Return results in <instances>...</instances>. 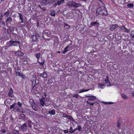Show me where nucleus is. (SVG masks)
<instances>
[{
    "instance_id": "nucleus-1",
    "label": "nucleus",
    "mask_w": 134,
    "mask_h": 134,
    "mask_svg": "<svg viewBox=\"0 0 134 134\" xmlns=\"http://www.w3.org/2000/svg\"><path fill=\"white\" fill-rule=\"evenodd\" d=\"M97 11L99 12V14L103 16H106L108 14L107 9L104 6H101L98 8Z\"/></svg>"
},
{
    "instance_id": "nucleus-2",
    "label": "nucleus",
    "mask_w": 134,
    "mask_h": 134,
    "mask_svg": "<svg viewBox=\"0 0 134 134\" xmlns=\"http://www.w3.org/2000/svg\"><path fill=\"white\" fill-rule=\"evenodd\" d=\"M67 5L68 6L71 7L77 8L81 6V4L79 3H77L73 1L68 2Z\"/></svg>"
},
{
    "instance_id": "nucleus-3",
    "label": "nucleus",
    "mask_w": 134,
    "mask_h": 134,
    "mask_svg": "<svg viewBox=\"0 0 134 134\" xmlns=\"http://www.w3.org/2000/svg\"><path fill=\"white\" fill-rule=\"evenodd\" d=\"M119 27V26L118 24H114L111 25L110 26V29L111 31H113L116 28Z\"/></svg>"
},
{
    "instance_id": "nucleus-4",
    "label": "nucleus",
    "mask_w": 134,
    "mask_h": 134,
    "mask_svg": "<svg viewBox=\"0 0 134 134\" xmlns=\"http://www.w3.org/2000/svg\"><path fill=\"white\" fill-rule=\"evenodd\" d=\"M119 27L120 29L121 30L124 31L125 32H130L129 30L127 29L125 26H119Z\"/></svg>"
},
{
    "instance_id": "nucleus-5",
    "label": "nucleus",
    "mask_w": 134,
    "mask_h": 134,
    "mask_svg": "<svg viewBox=\"0 0 134 134\" xmlns=\"http://www.w3.org/2000/svg\"><path fill=\"white\" fill-rule=\"evenodd\" d=\"M36 75H33L32 76L31 81L32 82V85L33 86V84H35L36 83Z\"/></svg>"
},
{
    "instance_id": "nucleus-6",
    "label": "nucleus",
    "mask_w": 134,
    "mask_h": 134,
    "mask_svg": "<svg viewBox=\"0 0 134 134\" xmlns=\"http://www.w3.org/2000/svg\"><path fill=\"white\" fill-rule=\"evenodd\" d=\"M13 93V89L12 88H11L8 93V96L11 97H13L14 96Z\"/></svg>"
},
{
    "instance_id": "nucleus-7",
    "label": "nucleus",
    "mask_w": 134,
    "mask_h": 134,
    "mask_svg": "<svg viewBox=\"0 0 134 134\" xmlns=\"http://www.w3.org/2000/svg\"><path fill=\"white\" fill-rule=\"evenodd\" d=\"M21 129L23 131H25L27 129V126L26 123H25L21 126Z\"/></svg>"
},
{
    "instance_id": "nucleus-8",
    "label": "nucleus",
    "mask_w": 134,
    "mask_h": 134,
    "mask_svg": "<svg viewBox=\"0 0 134 134\" xmlns=\"http://www.w3.org/2000/svg\"><path fill=\"white\" fill-rule=\"evenodd\" d=\"M12 21V18L11 17L9 16L7 18L6 20L5 23L6 24H10L11 23V22Z\"/></svg>"
},
{
    "instance_id": "nucleus-9",
    "label": "nucleus",
    "mask_w": 134,
    "mask_h": 134,
    "mask_svg": "<svg viewBox=\"0 0 134 134\" xmlns=\"http://www.w3.org/2000/svg\"><path fill=\"white\" fill-rule=\"evenodd\" d=\"M19 43V42H17V41H12V40H10L9 42H7V43H10V44L9 46V47L14 46V43Z\"/></svg>"
},
{
    "instance_id": "nucleus-10",
    "label": "nucleus",
    "mask_w": 134,
    "mask_h": 134,
    "mask_svg": "<svg viewBox=\"0 0 134 134\" xmlns=\"http://www.w3.org/2000/svg\"><path fill=\"white\" fill-rule=\"evenodd\" d=\"M96 99V97L94 96H88L87 100L89 101H93Z\"/></svg>"
},
{
    "instance_id": "nucleus-11",
    "label": "nucleus",
    "mask_w": 134,
    "mask_h": 134,
    "mask_svg": "<svg viewBox=\"0 0 134 134\" xmlns=\"http://www.w3.org/2000/svg\"><path fill=\"white\" fill-rule=\"evenodd\" d=\"M15 71L16 72V74L17 76H19L21 74L20 72V69H19L18 68H15Z\"/></svg>"
},
{
    "instance_id": "nucleus-12",
    "label": "nucleus",
    "mask_w": 134,
    "mask_h": 134,
    "mask_svg": "<svg viewBox=\"0 0 134 134\" xmlns=\"http://www.w3.org/2000/svg\"><path fill=\"white\" fill-rule=\"evenodd\" d=\"M44 98L42 97L40 100V103L42 107H44L45 104L44 103Z\"/></svg>"
},
{
    "instance_id": "nucleus-13",
    "label": "nucleus",
    "mask_w": 134,
    "mask_h": 134,
    "mask_svg": "<svg viewBox=\"0 0 134 134\" xmlns=\"http://www.w3.org/2000/svg\"><path fill=\"white\" fill-rule=\"evenodd\" d=\"M41 62H40L38 60V62H37L41 66H43L44 65V64L45 63V60L43 59L42 58H41Z\"/></svg>"
},
{
    "instance_id": "nucleus-14",
    "label": "nucleus",
    "mask_w": 134,
    "mask_h": 134,
    "mask_svg": "<svg viewBox=\"0 0 134 134\" xmlns=\"http://www.w3.org/2000/svg\"><path fill=\"white\" fill-rule=\"evenodd\" d=\"M18 14L19 15V19L20 20H21L20 22V23H23V16L22 14H21L20 13H18Z\"/></svg>"
},
{
    "instance_id": "nucleus-15",
    "label": "nucleus",
    "mask_w": 134,
    "mask_h": 134,
    "mask_svg": "<svg viewBox=\"0 0 134 134\" xmlns=\"http://www.w3.org/2000/svg\"><path fill=\"white\" fill-rule=\"evenodd\" d=\"M14 111H16L18 112H20L21 111V109H20L19 107L17 106H15L14 108Z\"/></svg>"
},
{
    "instance_id": "nucleus-16",
    "label": "nucleus",
    "mask_w": 134,
    "mask_h": 134,
    "mask_svg": "<svg viewBox=\"0 0 134 134\" xmlns=\"http://www.w3.org/2000/svg\"><path fill=\"white\" fill-rule=\"evenodd\" d=\"M49 34V32L47 30H44L42 34L43 36H44V34H45L47 36H48Z\"/></svg>"
},
{
    "instance_id": "nucleus-17",
    "label": "nucleus",
    "mask_w": 134,
    "mask_h": 134,
    "mask_svg": "<svg viewBox=\"0 0 134 134\" xmlns=\"http://www.w3.org/2000/svg\"><path fill=\"white\" fill-rule=\"evenodd\" d=\"M33 41H36L37 40V37L36 35H33L31 37Z\"/></svg>"
},
{
    "instance_id": "nucleus-18",
    "label": "nucleus",
    "mask_w": 134,
    "mask_h": 134,
    "mask_svg": "<svg viewBox=\"0 0 134 134\" xmlns=\"http://www.w3.org/2000/svg\"><path fill=\"white\" fill-rule=\"evenodd\" d=\"M41 56V54L39 53L35 54V56L37 59V62H38Z\"/></svg>"
},
{
    "instance_id": "nucleus-19",
    "label": "nucleus",
    "mask_w": 134,
    "mask_h": 134,
    "mask_svg": "<svg viewBox=\"0 0 134 134\" xmlns=\"http://www.w3.org/2000/svg\"><path fill=\"white\" fill-rule=\"evenodd\" d=\"M57 3L58 5H60L61 4L64 3V0H57Z\"/></svg>"
},
{
    "instance_id": "nucleus-20",
    "label": "nucleus",
    "mask_w": 134,
    "mask_h": 134,
    "mask_svg": "<svg viewBox=\"0 0 134 134\" xmlns=\"http://www.w3.org/2000/svg\"><path fill=\"white\" fill-rule=\"evenodd\" d=\"M40 75L43 77L46 78L47 76V74L46 72H44L42 74H41Z\"/></svg>"
},
{
    "instance_id": "nucleus-21",
    "label": "nucleus",
    "mask_w": 134,
    "mask_h": 134,
    "mask_svg": "<svg viewBox=\"0 0 134 134\" xmlns=\"http://www.w3.org/2000/svg\"><path fill=\"white\" fill-rule=\"evenodd\" d=\"M49 112L51 115H54L55 114V111L54 109H53L51 111H49Z\"/></svg>"
},
{
    "instance_id": "nucleus-22",
    "label": "nucleus",
    "mask_w": 134,
    "mask_h": 134,
    "mask_svg": "<svg viewBox=\"0 0 134 134\" xmlns=\"http://www.w3.org/2000/svg\"><path fill=\"white\" fill-rule=\"evenodd\" d=\"M109 78V76H106V79L105 80V81L107 83H110V82Z\"/></svg>"
},
{
    "instance_id": "nucleus-23",
    "label": "nucleus",
    "mask_w": 134,
    "mask_h": 134,
    "mask_svg": "<svg viewBox=\"0 0 134 134\" xmlns=\"http://www.w3.org/2000/svg\"><path fill=\"white\" fill-rule=\"evenodd\" d=\"M95 25H99V23L97 21L94 22H92L90 24V25H91L92 26H94Z\"/></svg>"
},
{
    "instance_id": "nucleus-24",
    "label": "nucleus",
    "mask_w": 134,
    "mask_h": 134,
    "mask_svg": "<svg viewBox=\"0 0 134 134\" xmlns=\"http://www.w3.org/2000/svg\"><path fill=\"white\" fill-rule=\"evenodd\" d=\"M69 46H67L64 49V51H63L62 52V53L63 54H65L66 52H68V49H69Z\"/></svg>"
},
{
    "instance_id": "nucleus-25",
    "label": "nucleus",
    "mask_w": 134,
    "mask_h": 134,
    "mask_svg": "<svg viewBox=\"0 0 134 134\" xmlns=\"http://www.w3.org/2000/svg\"><path fill=\"white\" fill-rule=\"evenodd\" d=\"M55 11L54 10H52L51 11L50 13V15L51 16H54L55 15Z\"/></svg>"
},
{
    "instance_id": "nucleus-26",
    "label": "nucleus",
    "mask_w": 134,
    "mask_h": 134,
    "mask_svg": "<svg viewBox=\"0 0 134 134\" xmlns=\"http://www.w3.org/2000/svg\"><path fill=\"white\" fill-rule=\"evenodd\" d=\"M63 24H64V26L65 27L66 26H67V27H66V29L68 30V29H69L70 28V26L68 24L66 23L65 22L63 23Z\"/></svg>"
},
{
    "instance_id": "nucleus-27",
    "label": "nucleus",
    "mask_w": 134,
    "mask_h": 134,
    "mask_svg": "<svg viewBox=\"0 0 134 134\" xmlns=\"http://www.w3.org/2000/svg\"><path fill=\"white\" fill-rule=\"evenodd\" d=\"M89 89H82L80 90V91L78 92L79 93H81L85 92H86L88 91Z\"/></svg>"
},
{
    "instance_id": "nucleus-28",
    "label": "nucleus",
    "mask_w": 134,
    "mask_h": 134,
    "mask_svg": "<svg viewBox=\"0 0 134 134\" xmlns=\"http://www.w3.org/2000/svg\"><path fill=\"white\" fill-rule=\"evenodd\" d=\"M130 35L131 38H132V40H134V31H132L130 33Z\"/></svg>"
},
{
    "instance_id": "nucleus-29",
    "label": "nucleus",
    "mask_w": 134,
    "mask_h": 134,
    "mask_svg": "<svg viewBox=\"0 0 134 134\" xmlns=\"http://www.w3.org/2000/svg\"><path fill=\"white\" fill-rule=\"evenodd\" d=\"M67 46H69V51L70 50L72 49V43H71L69 44Z\"/></svg>"
},
{
    "instance_id": "nucleus-30",
    "label": "nucleus",
    "mask_w": 134,
    "mask_h": 134,
    "mask_svg": "<svg viewBox=\"0 0 134 134\" xmlns=\"http://www.w3.org/2000/svg\"><path fill=\"white\" fill-rule=\"evenodd\" d=\"M9 10L6 12L4 14V15L6 17H8L9 14Z\"/></svg>"
},
{
    "instance_id": "nucleus-31",
    "label": "nucleus",
    "mask_w": 134,
    "mask_h": 134,
    "mask_svg": "<svg viewBox=\"0 0 134 134\" xmlns=\"http://www.w3.org/2000/svg\"><path fill=\"white\" fill-rule=\"evenodd\" d=\"M133 4L132 3H130L128 4L127 5V7L129 8H131L133 7Z\"/></svg>"
},
{
    "instance_id": "nucleus-32",
    "label": "nucleus",
    "mask_w": 134,
    "mask_h": 134,
    "mask_svg": "<svg viewBox=\"0 0 134 134\" xmlns=\"http://www.w3.org/2000/svg\"><path fill=\"white\" fill-rule=\"evenodd\" d=\"M77 129L79 131H81L82 130V128L80 125H78L77 127Z\"/></svg>"
},
{
    "instance_id": "nucleus-33",
    "label": "nucleus",
    "mask_w": 134,
    "mask_h": 134,
    "mask_svg": "<svg viewBox=\"0 0 134 134\" xmlns=\"http://www.w3.org/2000/svg\"><path fill=\"white\" fill-rule=\"evenodd\" d=\"M67 118L71 120H72L73 121H74V119L70 115H68Z\"/></svg>"
},
{
    "instance_id": "nucleus-34",
    "label": "nucleus",
    "mask_w": 134,
    "mask_h": 134,
    "mask_svg": "<svg viewBox=\"0 0 134 134\" xmlns=\"http://www.w3.org/2000/svg\"><path fill=\"white\" fill-rule=\"evenodd\" d=\"M86 103L87 104L90 105L91 106L93 105L95 103L90 102L88 101H86Z\"/></svg>"
},
{
    "instance_id": "nucleus-35",
    "label": "nucleus",
    "mask_w": 134,
    "mask_h": 134,
    "mask_svg": "<svg viewBox=\"0 0 134 134\" xmlns=\"http://www.w3.org/2000/svg\"><path fill=\"white\" fill-rule=\"evenodd\" d=\"M80 96L79 95L76 94H75L74 95H73L72 97H73L75 98H77L79 97Z\"/></svg>"
},
{
    "instance_id": "nucleus-36",
    "label": "nucleus",
    "mask_w": 134,
    "mask_h": 134,
    "mask_svg": "<svg viewBox=\"0 0 134 134\" xmlns=\"http://www.w3.org/2000/svg\"><path fill=\"white\" fill-rule=\"evenodd\" d=\"M72 127L71 126L70 127L69 132L71 133H74V131H73Z\"/></svg>"
},
{
    "instance_id": "nucleus-37",
    "label": "nucleus",
    "mask_w": 134,
    "mask_h": 134,
    "mask_svg": "<svg viewBox=\"0 0 134 134\" xmlns=\"http://www.w3.org/2000/svg\"><path fill=\"white\" fill-rule=\"evenodd\" d=\"M16 104V103H14L13 104H12L10 106V109H12L14 108L15 107Z\"/></svg>"
},
{
    "instance_id": "nucleus-38",
    "label": "nucleus",
    "mask_w": 134,
    "mask_h": 134,
    "mask_svg": "<svg viewBox=\"0 0 134 134\" xmlns=\"http://www.w3.org/2000/svg\"><path fill=\"white\" fill-rule=\"evenodd\" d=\"M122 97L124 99H126L127 98V97L124 94H122L121 95Z\"/></svg>"
},
{
    "instance_id": "nucleus-39",
    "label": "nucleus",
    "mask_w": 134,
    "mask_h": 134,
    "mask_svg": "<svg viewBox=\"0 0 134 134\" xmlns=\"http://www.w3.org/2000/svg\"><path fill=\"white\" fill-rule=\"evenodd\" d=\"M17 42H19V43H14V46H17L18 45H19V46H20V42L19 41H17Z\"/></svg>"
},
{
    "instance_id": "nucleus-40",
    "label": "nucleus",
    "mask_w": 134,
    "mask_h": 134,
    "mask_svg": "<svg viewBox=\"0 0 134 134\" xmlns=\"http://www.w3.org/2000/svg\"><path fill=\"white\" fill-rule=\"evenodd\" d=\"M36 85V83L34 84H33V86H32V90H36V87L35 86Z\"/></svg>"
},
{
    "instance_id": "nucleus-41",
    "label": "nucleus",
    "mask_w": 134,
    "mask_h": 134,
    "mask_svg": "<svg viewBox=\"0 0 134 134\" xmlns=\"http://www.w3.org/2000/svg\"><path fill=\"white\" fill-rule=\"evenodd\" d=\"M117 126L118 127H119L120 126V123L119 121H118L117 122Z\"/></svg>"
},
{
    "instance_id": "nucleus-42",
    "label": "nucleus",
    "mask_w": 134,
    "mask_h": 134,
    "mask_svg": "<svg viewBox=\"0 0 134 134\" xmlns=\"http://www.w3.org/2000/svg\"><path fill=\"white\" fill-rule=\"evenodd\" d=\"M32 108L35 111H37V108L36 107L35 105L32 106Z\"/></svg>"
},
{
    "instance_id": "nucleus-43",
    "label": "nucleus",
    "mask_w": 134,
    "mask_h": 134,
    "mask_svg": "<svg viewBox=\"0 0 134 134\" xmlns=\"http://www.w3.org/2000/svg\"><path fill=\"white\" fill-rule=\"evenodd\" d=\"M18 104L19 107H21L22 104L21 102H18Z\"/></svg>"
},
{
    "instance_id": "nucleus-44",
    "label": "nucleus",
    "mask_w": 134,
    "mask_h": 134,
    "mask_svg": "<svg viewBox=\"0 0 134 134\" xmlns=\"http://www.w3.org/2000/svg\"><path fill=\"white\" fill-rule=\"evenodd\" d=\"M105 104H113V102H105Z\"/></svg>"
},
{
    "instance_id": "nucleus-45",
    "label": "nucleus",
    "mask_w": 134,
    "mask_h": 134,
    "mask_svg": "<svg viewBox=\"0 0 134 134\" xmlns=\"http://www.w3.org/2000/svg\"><path fill=\"white\" fill-rule=\"evenodd\" d=\"M19 76L21 77L23 79H25V76L23 74H21Z\"/></svg>"
},
{
    "instance_id": "nucleus-46",
    "label": "nucleus",
    "mask_w": 134,
    "mask_h": 134,
    "mask_svg": "<svg viewBox=\"0 0 134 134\" xmlns=\"http://www.w3.org/2000/svg\"><path fill=\"white\" fill-rule=\"evenodd\" d=\"M51 0H44V1L47 4H49Z\"/></svg>"
},
{
    "instance_id": "nucleus-47",
    "label": "nucleus",
    "mask_w": 134,
    "mask_h": 134,
    "mask_svg": "<svg viewBox=\"0 0 134 134\" xmlns=\"http://www.w3.org/2000/svg\"><path fill=\"white\" fill-rule=\"evenodd\" d=\"M3 15L2 14H1L0 15V23L1 22L2 20V18H3Z\"/></svg>"
},
{
    "instance_id": "nucleus-48",
    "label": "nucleus",
    "mask_w": 134,
    "mask_h": 134,
    "mask_svg": "<svg viewBox=\"0 0 134 134\" xmlns=\"http://www.w3.org/2000/svg\"><path fill=\"white\" fill-rule=\"evenodd\" d=\"M68 115H67L66 114L64 113V114H63V117H64V118H65V117L67 118Z\"/></svg>"
},
{
    "instance_id": "nucleus-49",
    "label": "nucleus",
    "mask_w": 134,
    "mask_h": 134,
    "mask_svg": "<svg viewBox=\"0 0 134 134\" xmlns=\"http://www.w3.org/2000/svg\"><path fill=\"white\" fill-rule=\"evenodd\" d=\"M27 122L28 123V124H32V121L30 120H28L27 121Z\"/></svg>"
},
{
    "instance_id": "nucleus-50",
    "label": "nucleus",
    "mask_w": 134,
    "mask_h": 134,
    "mask_svg": "<svg viewBox=\"0 0 134 134\" xmlns=\"http://www.w3.org/2000/svg\"><path fill=\"white\" fill-rule=\"evenodd\" d=\"M41 9L43 11H45L46 10V8L45 7H43V8H41Z\"/></svg>"
},
{
    "instance_id": "nucleus-51",
    "label": "nucleus",
    "mask_w": 134,
    "mask_h": 134,
    "mask_svg": "<svg viewBox=\"0 0 134 134\" xmlns=\"http://www.w3.org/2000/svg\"><path fill=\"white\" fill-rule=\"evenodd\" d=\"M1 23L2 26H5V24L4 21H2Z\"/></svg>"
},
{
    "instance_id": "nucleus-52",
    "label": "nucleus",
    "mask_w": 134,
    "mask_h": 134,
    "mask_svg": "<svg viewBox=\"0 0 134 134\" xmlns=\"http://www.w3.org/2000/svg\"><path fill=\"white\" fill-rule=\"evenodd\" d=\"M57 5H58V4L57 3H57H54L53 5V7H56Z\"/></svg>"
},
{
    "instance_id": "nucleus-53",
    "label": "nucleus",
    "mask_w": 134,
    "mask_h": 134,
    "mask_svg": "<svg viewBox=\"0 0 134 134\" xmlns=\"http://www.w3.org/2000/svg\"><path fill=\"white\" fill-rule=\"evenodd\" d=\"M64 133H68V130H64Z\"/></svg>"
},
{
    "instance_id": "nucleus-54",
    "label": "nucleus",
    "mask_w": 134,
    "mask_h": 134,
    "mask_svg": "<svg viewBox=\"0 0 134 134\" xmlns=\"http://www.w3.org/2000/svg\"><path fill=\"white\" fill-rule=\"evenodd\" d=\"M36 35L37 36H37H38L39 37H40V36H41V35H40V34H36V35Z\"/></svg>"
},
{
    "instance_id": "nucleus-55",
    "label": "nucleus",
    "mask_w": 134,
    "mask_h": 134,
    "mask_svg": "<svg viewBox=\"0 0 134 134\" xmlns=\"http://www.w3.org/2000/svg\"><path fill=\"white\" fill-rule=\"evenodd\" d=\"M32 124H28L29 127L30 128H31L32 127Z\"/></svg>"
},
{
    "instance_id": "nucleus-56",
    "label": "nucleus",
    "mask_w": 134,
    "mask_h": 134,
    "mask_svg": "<svg viewBox=\"0 0 134 134\" xmlns=\"http://www.w3.org/2000/svg\"><path fill=\"white\" fill-rule=\"evenodd\" d=\"M6 132V130H5V129H4V130H2V132L3 133H5Z\"/></svg>"
},
{
    "instance_id": "nucleus-57",
    "label": "nucleus",
    "mask_w": 134,
    "mask_h": 134,
    "mask_svg": "<svg viewBox=\"0 0 134 134\" xmlns=\"http://www.w3.org/2000/svg\"><path fill=\"white\" fill-rule=\"evenodd\" d=\"M99 85L100 86V87H102L104 86V85L103 84H100Z\"/></svg>"
},
{
    "instance_id": "nucleus-58",
    "label": "nucleus",
    "mask_w": 134,
    "mask_h": 134,
    "mask_svg": "<svg viewBox=\"0 0 134 134\" xmlns=\"http://www.w3.org/2000/svg\"><path fill=\"white\" fill-rule=\"evenodd\" d=\"M35 105V104L34 103H33L31 104V106L32 107V106H34Z\"/></svg>"
},
{
    "instance_id": "nucleus-59",
    "label": "nucleus",
    "mask_w": 134,
    "mask_h": 134,
    "mask_svg": "<svg viewBox=\"0 0 134 134\" xmlns=\"http://www.w3.org/2000/svg\"><path fill=\"white\" fill-rule=\"evenodd\" d=\"M49 81L50 80H48V83L51 84H52V82H50Z\"/></svg>"
},
{
    "instance_id": "nucleus-60",
    "label": "nucleus",
    "mask_w": 134,
    "mask_h": 134,
    "mask_svg": "<svg viewBox=\"0 0 134 134\" xmlns=\"http://www.w3.org/2000/svg\"><path fill=\"white\" fill-rule=\"evenodd\" d=\"M77 130V128L76 127V128L74 130H73V131H74V132L75 131H76Z\"/></svg>"
},
{
    "instance_id": "nucleus-61",
    "label": "nucleus",
    "mask_w": 134,
    "mask_h": 134,
    "mask_svg": "<svg viewBox=\"0 0 134 134\" xmlns=\"http://www.w3.org/2000/svg\"><path fill=\"white\" fill-rule=\"evenodd\" d=\"M5 0H0V3H1L2 2H3Z\"/></svg>"
},
{
    "instance_id": "nucleus-62",
    "label": "nucleus",
    "mask_w": 134,
    "mask_h": 134,
    "mask_svg": "<svg viewBox=\"0 0 134 134\" xmlns=\"http://www.w3.org/2000/svg\"><path fill=\"white\" fill-rule=\"evenodd\" d=\"M99 1L101 2L103 4V2H102V0H99Z\"/></svg>"
},
{
    "instance_id": "nucleus-63",
    "label": "nucleus",
    "mask_w": 134,
    "mask_h": 134,
    "mask_svg": "<svg viewBox=\"0 0 134 134\" xmlns=\"http://www.w3.org/2000/svg\"><path fill=\"white\" fill-rule=\"evenodd\" d=\"M52 1L54 2H55L56 1H57V0H52Z\"/></svg>"
},
{
    "instance_id": "nucleus-64",
    "label": "nucleus",
    "mask_w": 134,
    "mask_h": 134,
    "mask_svg": "<svg viewBox=\"0 0 134 134\" xmlns=\"http://www.w3.org/2000/svg\"><path fill=\"white\" fill-rule=\"evenodd\" d=\"M38 7H39L41 9V8L42 7L40 5H38Z\"/></svg>"
}]
</instances>
